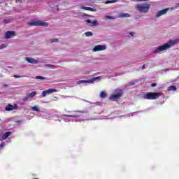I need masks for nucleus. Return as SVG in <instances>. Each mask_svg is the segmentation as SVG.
I'll return each instance as SVG.
<instances>
[{
  "instance_id": "f257e3e1",
  "label": "nucleus",
  "mask_w": 179,
  "mask_h": 179,
  "mask_svg": "<svg viewBox=\"0 0 179 179\" xmlns=\"http://www.w3.org/2000/svg\"><path fill=\"white\" fill-rule=\"evenodd\" d=\"M178 41H179L178 39L169 40L167 43H165L164 45L157 48L154 50V52L155 53L162 52V51H165V50H169V48H171L173 45H176V44H177Z\"/></svg>"
},
{
  "instance_id": "f03ea898",
  "label": "nucleus",
  "mask_w": 179,
  "mask_h": 179,
  "mask_svg": "<svg viewBox=\"0 0 179 179\" xmlns=\"http://www.w3.org/2000/svg\"><path fill=\"white\" fill-rule=\"evenodd\" d=\"M160 96H163L162 92H147L143 93V99L144 100H157Z\"/></svg>"
},
{
  "instance_id": "7ed1b4c3",
  "label": "nucleus",
  "mask_w": 179,
  "mask_h": 179,
  "mask_svg": "<svg viewBox=\"0 0 179 179\" xmlns=\"http://www.w3.org/2000/svg\"><path fill=\"white\" fill-rule=\"evenodd\" d=\"M124 94V91L121 89H116L114 91V94L110 95V100L111 101H117V100H119V99H121L122 97V95Z\"/></svg>"
},
{
  "instance_id": "20e7f679",
  "label": "nucleus",
  "mask_w": 179,
  "mask_h": 179,
  "mask_svg": "<svg viewBox=\"0 0 179 179\" xmlns=\"http://www.w3.org/2000/svg\"><path fill=\"white\" fill-rule=\"evenodd\" d=\"M29 26H43L44 27H48V23L41 20H31L29 22Z\"/></svg>"
},
{
  "instance_id": "39448f33",
  "label": "nucleus",
  "mask_w": 179,
  "mask_h": 179,
  "mask_svg": "<svg viewBox=\"0 0 179 179\" xmlns=\"http://www.w3.org/2000/svg\"><path fill=\"white\" fill-rule=\"evenodd\" d=\"M136 8L140 12H149V4H138Z\"/></svg>"
},
{
  "instance_id": "423d86ee",
  "label": "nucleus",
  "mask_w": 179,
  "mask_h": 179,
  "mask_svg": "<svg viewBox=\"0 0 179 179\" xmlns=\"http://www.w3.org/2000/svg\"><path fill=\"white\" fill-rule=\"evenodd\" d=\"M101 79V76L93 78L90 80H79L78 81V84L80 85V83H93V82H96V80H100Z\"/></svg>"
},
{
  "instance_id": "0eeeda50",
  "label": "nucleus",
  "mask_w": 179,
  "mask_h": 179,
  "mask_svg": "<svg viewBox=\"0 0 179 179\" xmlns=\"http://www.w3.org/2000/svg\"><path fill=\"white\" fill-rule=\"evenodd\" d=\"M18 108H19V106H17V104L14 103L13 105L8 104L6 106L5 110L6 111H12L13 110H17Z\"/></svg>"
},
{
  "instance_id": "6e6552de",
  "label": "nucleus",
  "mask_w": 179,
  "mask_h": 179,
  "mask_svg": "<svg viewBox=\"0 0 179 179\" xmlns=\"http://www.w3.org/2000/svg\"><path fill=\"white\" fill-rule=\"evenodd\" d=\"M57 90L55 89L50 88L48 90L42 92V97H45L48 94H51V93H57Z\"/></svg>"
},
{
  "instance_id": "1a4fd4ad",
  "label": "nucleus",
  "mask_w": 179,
  "mask_h": 179,
  "mask_svg": "<svg viewBox=\"0 0 179 179\" xmlns=\"http://www.w3.org/2000/svg\"><path fill=\"white\" fill-rule=\"evenodd\" d=\"M104 50H106V45H97L94 48L93 51L97 52V51H104Z\"/></svg>"
},
{
  "instance_id": "9d476101",
  "label": "nucleus",
  "mask_w": 179,
  "mask_h": 179,
  "mask_svg": "<svg viewBox=\"0 0 179 179\" xmlns=\"http://www.w3.org/2000/svg\"><path fill=\"white\" fill-rule=\"evenodd\" d=\"M169 12V8H164L158 11L156 14V17H160V16H163V15H166Z\"/></svg>"
},
{
  "instance_id": "9b49d317",
  "label": "nucleus",
  "mask_w": 179,
  "mask_h": 179,
  "mask_svg": "<svg viewBox=\"0 0 179 179\" xmlns=\"http://www.w3.org/2000/svg\"><path fill=\"white\" fill-rule=\"evenodd\" d=\"M25 60L27 61L29 64H38V61L36 59L31 57H25Z\"/></svg>"
},
{
  "instance_id": "f8f14e48",
  "label": "nucleus",
  "mask_w": 179,
  "mask_h": 179,
  "mask_svg": "<svg viewBox=\"0 0 179 179\" xmlns=\"http://www.w3.org/2000/svg\"><path fill=\"white\" fill-rule=\"evenodd\" d=\"M13 36H15V31H8L6 33L5 37L6 38H10Z\"/></svg>"
},
{
  "instance_id": "ddd939ff",
  "label": "nucleus",
  "mask_w": 179,
  "mask_h": 179,
  "mask_svg": "<svg viewBox=\"0 0 179 179\" xmlns=\"http://www.w3.org/2000/svg\"><path fill=\"white\" fill-rule=\"evenodd\" d=\"M11 132L10 131H8V132H6L1 137V139L3 141H5V139H8V137L10 136L11 135Z\"/></svg>"
},
{
  "instance_id": "4468645a",
  "label": "nucleus",
  "mask_w": 179,
  "mask_h": 179,
  "mask_svg": "<svg viewBox=\"0 0 179 179\" xmlns=\"http://www.w3.org/2000/svg\"><path fill=\"white\" fill-rule=\"evenodd\" d=\"M85 22L87 24H91L92 26H97V20L92 21L90 20H87Z\"/></svg>"
},
{
  "instance_id": "2eb2a0df",
  "label": "nucleus",
  "mask_w": 179,
  "mask_h": 179,
  "mask_svg": "<svg viewBox=\"0 0 179 179\" xmlns=\"http://www.w3.org/2000/svg\"><path fill=\"white\" fill-rule=\"evenodd\" d=\"M82 9H84V10H90V12H96L97 10L96 8H93L92 7H82Z\"/></svg>"
},
{
  "instance_id": "dca6fc26",
  "label": "nucleus",
  "mask_w": 179,
  "mask_h": 179,
  "mask_svg": "<svg viewBox=\"0 0 179 179\" xmlns=\"http://www.w3.org/2000/svg\"><path fill=\"white\" fill-rule=\"evenodd\" d=\"M37 94L36 92H32L30 94H27V99H31L33 97H34V96H36Z\"/></svg>"
},
{
  "instance_id": "f3484780",
  "label": "nucleus",
  "mask_w": 179,
  "mask_h": 179,
  "mask_svg": "<svg viewBox=\"0 0 179 179\" xmlns=\"http://www.w3.org/2000/svg\"><path fill=\"white\" fill-rule=\"evenodd\" d=\"M129 16L131 15L129 13H123L119 15V17H129Z\"/></svg>"
},
{
  "instance_id": "a211bd4d",
  "label": "nucleus",
  "mask_w": 179,
  "mask_h": 179,
  "mask_svg": "<svg viewBox=\"0 0 179 179\" xmlns=\"http://www.w3.org/2000/svg\"><path fill=\"white\" fill-rule=\"evenodd\" d=\"M100 97L101 99H106V97H107V93H106L105 91L101 92Z\"/></svg>"
},
{
  "instance_id": "6ab92c4d",
  "label": "nucleus",
  "mask_w": 179,
  "mask_h": 179,
  "mask_svg": "<svg viewBox=\"0 0 179 179\" xmlns=\"http://www.w3.org/2000/svg\"><path fill=\"white\" fill-rule=\"evenodd\" d=\"M31 108L33 111H37V113H40V107H38V106H34Z\"/></svg>"
},
{
  "instance_id": "aec40b11",
  "label": "nucleus",
  "mask_w": 179,
  "mask_h": 179,
  "mask_svg": "<svg viewBox=\"0 0 179 179\" xmlns=\"http://www.w3.org/2000/svg\"><path fill=\"white\" fill-rule=\"evenodd\" d=\"M168 90L176 92V90H177V87H176V86H174V85H171V86L169 87Z\"/></svg>"
},
{
  "instance_id": "412c9836",
  "label": "nucleus",
  "mask_w": 179,
  "mask_h": 179,
  "mask_svg": "<svg viewBox=\"0 0 179 179\" xmlns=\"http://www.w3.org/2000/svg\"><path fill=\"white\" fill-rule=\"evenodd\" d=\"M115 2H117V0H110L105 1V3L106 5H108V3H115Z\"/></svg>"
},
{
  "instance_id": "4be33fe9",
  "label": "nucleus",
  "mask_w": 179,
  "mask_h": 179,
  "mask_svg": "<svg viewBox=\"0 0 179 179\" xmlns=\"http://www.w3.org/2000/svg\"><path fill=\"white\" fill-rule=\"evenodd\" d=\"M85 34L86 37H92V36H93V33L92 31L85 32Z\"/></svg>"
},
{
  "instance_id": "5701e85b",
  "label": "nucleus",
  "mask_w": 179,
  "mask_h": 179,
  "mask_svg": "<svg viewBox=\"0 0 179 179\" xmlns=\"http://www.w3.org/2000/svg\"><path fill=\"white\" fill-rule=\"evenodd\" d=\"M105 19H112V20H115V17H113V16H110V15H106L105 16Z\"/></svg>"
},
{
  "instance_id": "b1692460",
  "label": "nucleus",
  "mask_w": 179,
  "mask_h": 179,
  "mask_svg": "<svg viewBox=\"0 0 179 179\" xmlns=\"http://www.w3.org/2000/svg\"><path fill=\"white\" fill-rule=\"evenodd\" d=\"M35 79H41V80H44V79H45V78L43 77V76H36V77L35 78Z\"/></svg>"
},
{
  "instance_id": "393cba45",
  "label": "nucleus",
  "mask_w": 179,
  "mask_h": 179,
  "mask_svg": "<svg viewBox=\"0 0 179 179\" xmlns=\"http://www.w3.org/2000/svg\"><path fill=\"white\" fill-rule=\"evenodd\" d=\"M8 47V45L2 44L0 45V50H3V48H6Z\"/></svg>"
},
{
  "instance_id": "a878e982",
  "label": "nucleus",
  "mask_w": 179,
  "mask_h": 179,
  "mask_svg": "<svg viewBox=\"0 0 179 179\" xmlns=\"http://www.w3.org/2000/svg\"><path fill=\"white\" fill-rule=\"evenodd\" d=\"M58 42V39L57 38H53L52 41H51V43H57Z\"/></svg>"
},
{
  "instance_id": "bb28decb",
  "label": "nucleus",
  "mask_w": 179,
  "mask_h": 179,
  "mask_svg": "<svg viewBox=\"0 0 179 179\" xmlns=\"http://www.w3.org/2000/svg\"><path fill=\"white\" fill-rule=\"evenodd\" d=\"M13 76H14V78H15V79H19V78H22V76H17V75H14Z\"/></svg>"
},
{
  "instance_id": "cd10ccee",
  "label": "nucleus",
  "mask_w": 179,
  "mask_h": 179,
  "mask_svg": "<svg viewBox=\"0 0 179 179\" xmlns=\"http://www.w3.org/2000/svg\"><path fill=\"white\" fill-rule=\"evenodd\" d=\"M84 16H85L86 17H93V16H92L91 15H88V14H84Z\"/></svg>"
},
{
  "instance_id": "c85d7f7f",
  "label": "nucleus",
  "mask_w": 179,
  "mask_h": 179,
  "mask_svg": "<svg viewBox=\"0 0 179 179\" xmlns=\"http://www.w3.org/2000/svg\"><path fill=\"white\" fill-rule=\"evenodd\" d=\"M152 87H155V86H157V83H152L151 84Z\"/></svg>"
},
{
  "instance_id": "c756f323",
  "label": "nucleus",
  "mask_w": 179,
  "mask_h": 179,
  "mask_svg": "<svg viewBox=\"0 0 179 179\" xmlns=\"http://www.w3.org/2000/svg\"><path fill=\"white\" fill-rule=\"evenodd\" d=\"M29 98H27V95L25 98H24V101H27V100H29Z\"/></svg>"
},
{
  "instance_id": "7c9ffc66",
  "label": "nucleus",
  "mask_w": 179,
  "mask_h": 179,
  "mask_svg": "<svg viewBox=\"0 0 179 179\" xmlns=\"http://www.w3.org/2000/svg\"><path fill=\"white\" fill-rule=\"evenodd\" d=\"M136 1H138L140 2H143V1H149V0H136Z\"/></svg>"
},
{
  "instance_id": "2f4dec72",
  "label": "nucleus",
  "mask_w": 179,
  "mask_h": 179,
  "mask_svg": "<svg viewBox=\"0 0 179 179\" xmlns=\"http://www.w3.org/2000/svg\"><path fill=\"white\" fill-rule=\"evenodd\" d=\"M16 2H20L22 3V0H16Z\"/></svg>"
},
{
  "instance_id": "473e14b6",
  "label": "nucleus",
  "mask_w": 179,
  "mask_h": 179,
  "mask_svg": "<svg viewBox=\"0 0 179 179\" xmlns=\"http://www.w3.org/2000/svg\"><path fill=\"white\" fill-rule=\"evenodd\" d=\"M145 66L143 65V66H142V69H145Z\"/></svg>"
},
{
  "instance_id": "72a5a7b5",
  "label": "nucleus",
  "mask_w": 179,
  "mask_h": 179,
  "mask_svg": "<svg viewBox=\"0 0 179 179\" xmlns=\"http://www.w3.org/2000/svg\"><path fill=\"white\" fill-rule=\"evenodd\" d=\"M4 87H9V85H4Z\"/></svg>"
},
{
  "instance_id": "f704fd0d",
  "label": "nucleus",
  "mask_w": 179,
  "mask_h": 179,
  "mask_svg": "<svg viewBox=\"0 0 179 179\" xmlns=\"http://www.w3.org/2000/svg\"><path fill=\"white\" fill-rule=\"evenodd\" d=\"M3 145H4L3 143H1V144L0 145V146H1V148H3Z\"/></svg>"
},
{
  "instance_id": "c9c22d12",
  "label": "nucleus",
  "mask_w": 179,
  "mask_h": 179,
  "mask_svg": "<svg viewBox=\"0 0 179 179\" xmlns=\"http://www.w3.org/2000/svg\"><path fill=\"white\" fill-rule=\"evenodd\" d=\"M130 35L134 36V32H130Z\"/></svg>"
},
{
  "instance_id": "e433bc0d",
  "label": "nucleus",
  "mask_w": 179,
  "mask_h": 179,
  "mask_svg": "<svg viewBox=\"0 0 179 179\" xmlns=\"http://www.w3.org/2000/svg\"><path fill=\"white\" fill-rule=\"evenodd\" d=\"M68 117H74L73 115H68Z\"/></svg>"
},
{
  "instance_id": "4c0bfd02",
  "label": "nucleus",
  "mask_w": 179,
  "mask_h": 179,
  "mask_svg": "<svg viewBox=\"0 0 179 179\" xmlns=\"http://www.w3.org/2000/svg\"><path fill=\"white\" fill-rule=\"evenodd\" d=\"M50 66H52V65H50Z\"/></svg>"
},
{
  "instance_id": "58836bf2",
  "label": "nucleus",
  "mask_w": 179,
  "mask_h": 179,
  "mask_svg": "<svg viewBox=\"0 0 179 179\" xmlns=\"http://www.w3.org/2000/svg\"><path fill=\"white\" fill-rule=\"evenodd\" d=\"M131 85H134V83H131Z\"/></svg>"
}]
</instances>
